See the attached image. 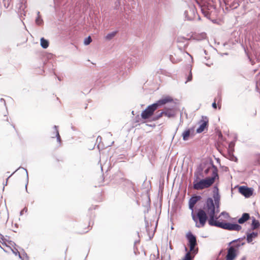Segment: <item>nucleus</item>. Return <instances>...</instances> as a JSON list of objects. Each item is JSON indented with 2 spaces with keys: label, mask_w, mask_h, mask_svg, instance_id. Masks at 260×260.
<instances>
[{
  "label": "nucleus",
  "mask_w": 260,
  "mask_h": 260,
  "mask_svg": "<svg viewBox=\"0 0 260 260\" xmlns=\"http://www.w3.org/2000/svg\"><path fill=\"white\" fill-rule=\"evenodd\" d=\"M4 215H5V216L6 215L5 212H4V214L2 215H0V219H2L4 217Z\"/></svg>",
  "instance_id": "28"
},
{
  "label": "nucleus",
  "mask_w": 260,
  "mask_h": 260,
  "mask_svg": "<svg viewBox=\"0 0 260 260\" xmlns=\"http://www.w3.org/2000/svg\"><path fill=\"white\" fill-rule=\"evenodd\" d=\"M250 218L249 214L247 213L243 214L242 217L238 219V222L240 224L244 223L247 221Z\"/></svg>",
  "instance_id": "16"
},
{
  "label": "nucleus",
  "mask_w": 260,
  "mask_h": 260,
  "mask_svg": "<svg viewBox=\"0 0 260 260\" xmlns=\"http://www.w3.org/2000/svg\"><path fill=\"white\" fill-rule=\"evenodd\" d=\"M215 205L213 200L211 198H208L203 209H199L196 214L192 212V218L196 223V226L198 228H203L206 224L208 216L209 217L208 220L209 224L211 219L213 222H217V218H215Z\"/></svg>",
  "instance_id": "1"
},
{
  "label": "nucleus",
  "mask_w": 260,
  "mask_h": 260,
  "mask_svg": "<svg viewBox=\"0 0 260 260\" xmlns=\"http://www.w3.org/2000/svg\"><path fill=\"white\" fill-rule=\"evenodd\" d=\"M156 109V105L153 104L148 106L145 110L142 111L141 113L142 118L145 120L149 119L153 115Z\"/></svg>",
  "instance_id": "6"
},
{
  "label": "nucleus",
  "mask_w": 260,
  "mask_h": 260,
  "mask_svg": "<svg viewBox=\"0 0 260 260\" xmlns=\"http://www.w3.org/2000/svg\"><path fill=\"white\" fill-rule=\"evenodd\" d=\"M215 204L216 205L217 203H218V199H215Z\"/></svg>",
  "instance_id": "29"
},
{
  "label": "nucleus",
  "mask_w": 260,
  "mask_h": 260,
  "mask_svg": "<svg viewBox=\"0 0 260 260\" xmlns=\"http://www.w3.org/2000/svg\"><path fill=\"white\" fill-rule=\"evenodd\" d=\"M192 74H191V70H190L189 71V74L187 77V81H186V82L190 81L192 80Z\"/></svg>",
  "instance_id": "26"
},
{
  "label": "nucleus",
  "mask_w": 260,
  "mask_h": 260,
  "mask_svg": "<svg viewBox=\"0 0 260 260\" xmlns=\"http://www.w3.org/2000/svg\"><path fill=\"white\" fill-rule=\"evenodd\" d=\"M200 125L199 127L197 129L198 133H201L203 132L205 129L207 127L208 124V119L207 117L203 118V119L200 121Z\"/></svg>",
  "instance_id": "12"
},
{
  "label": "nucleus",
  "mask_w": 260,
  "mask_h": 260,
  "mask_svg": "<svg viewBox=\"0 0 260 260\" xmlns=\"http://www.w3.org/2000/svg\"><path fill=\"white\" fill-rule=\"evenodd\" d=\"M173 101V98L170 96H166L163 97L162 99L157 101L155 103L153 104L156 105V108L157 109L159 107L164 105L167 103H171Z\"/></svg>",
  "instance_id": "9"
},
{
  "label": "nucleus",
  "mask_w": 260,
  "mask_h": 260,
  "mask_svg": "<svg viewBox=\"0 0 260 260\" xmlns=\"http://www.w3.org/2000/svg\"><path fill=\"white\" fill-rule=\"evenodd\" d=\"M186 237L188 241L189 250L191 253L195 254L198 251V248H196L197 245V238L191 232H189L186 235Z\"/></svg>",
  "instance_id": "5"
},
{
  "label": "nucleus",
  "mask_w": 260,
  "mask_h": 260,
  "mask_svg": "<svg viewBox=\"0 0 260 260\" xmlns=\"http://www.w3.org/2000/svg\"><path fill=\"white\" fill-rule=\"evenodd\" d=\"M92 41V39L90 36L86 38L84 41V43L85 45H89Z\"/></svg>",
  "instance_id": "24"
},
{
  "label": "nucleus",
  "mask_w": 260,
  "mask_h": 260,
  "mask_svg": "<svg viewBox=\"0 0 260 260\" xmlns=\"http://www.w3.org/2000/svg\"><path fill=\"white\" fill-rule=\"evenodd\" d=\"M0 247L6 252L12 251L16 255L18 254L19 258L21 256L16 247L15 243L10 240H7L5 238H2L0 240Z\"/></svg>",
  "instance_id": "3"
},
{
  "label": "nucleus",
  "mask_w": 260,
  "mask_h": 260,
  "mask_svg": "<svg viewBox=\"0 0 260 260\" xmlns=\"http://www.w3.org/2000/svg\"><path fill=\"white\" fill-rule=\"evenodd\" d=\"M80 233L84 234L87 233L89 230H90V225L89 224L87 225H80Z\"/></svg>",
  "instance_id": "17"
},
{
  "label": "nucleus",
  "mask_w": 260,
  "mask_h": 260,
  "mask_svg": "<svg viewBox=\"0 0 260 260\" xmlns=\"http://www.w3.org/2000/svg\"><path fill=\"white\" fill-rule=\"evenodd\" d=\"M237 255V250L233 246H231L228 249L225 260H234Z\"/></svg>",
  "instance_id": "10"
},
{
  "label": "nucleus",
  "mask_w": 260,
  "mask_h": 260,
  "mask_svg": "<svg viewBox=\"0 0 260 260\" xmlns=\"http://www.w3.org/2000/svg\"><path fill=\"white\" fill-rule=\"evenodd\" d=\"M194 128H191L185 130L182 134L183 140L184 141H187L189 139L190 137H193L194 136Z\"/></svg>",
  "instance_id": "11"
},
{
  "label": "nucleus",
  "mask_w": 260,
  "mask_h": 260,
  "mask_svg": "<svg viewBox=\"0 0 260 260\" xmlns=\"http://www.w3.org/2000/svg\"><path fill=\"white\" fill-rule=\"evenodd\" d=\"M210 225L211 226H215L231 231H239L242 229V227L238 224L220 222L218 220L217 222H213L212 219H211L210 221Z\"/></svg>",
  "instance_id": "4"
},
{
  "label": "nucleus",
  "mask_w": 260,
  "mask_h": 260,
  "mask_svg": "<svg viewBox=\"0 0 260 260\" xmlns=\"http://www.w3.org/2000/svg\"><path fill=\"white\" fill-rule=\"evenodd\" d=\"M258 236L257 232H252L247 234V241L248 243L251 242L253 239H255Z\"/></svg>",
  "instance_id": "15"
},
{
  "label": "nucleus",
  "mask_w": 260,
  "mask_h": 260,
  "mask_svg": "<svg viewBox=\"0 0 260 260\" xmlns=\"http://www.w3.org/2000/svg\"><path fill=\"white\" fill-rule=\"evenodd\" d=\"M201 199V197L199 196H195L191 197L189 201V207L190 209L193 208L196 204Z\"/></svg>",
  "instance_id": "14"
},
{
  "label": "nucleus",
  "mask_w": 260,
  "mask_h": 260,
  "mask_svg": "<svg viewBox=\"0 0 260 260\" xmlns=\"http://www.w3.org/2000/svg\"><path fill=\"white\" fill-rule=\"evenodd\" d=\"M212 175L210 177L205 179H200L197 175L194 176L193 182V188L196 190H202L210 187L215 182L216 179H218V170L217 168L213 167L211 169Z\"/></svg>",
  "instance_id": "2"
},
{
  "label": "nucleus",
  "mask_w": 260,
  "mask_h": 260,
  "mask_svg": "<svg viewBox=\"0 0 260 260\" xmlns=\"http://www.w3.org/2000/svg\"><path fill=\"white\" fill-rule=\"evenodd\" d=\"M1 125L6 132L8 133L13 132L15 130L14 126L9 121L8 117L6 115L4 116Z\"/></svg>",
  "instance_id": "7"
},
{
  "label": "nucleus",
  "mask_w": 260,
  "mask_h": 260,
  "mask_svg": "<svg viewBox=\"0 0 260 260\" xmlns=\"http://www.w3.org/2000/svg\"><path fill=\"white\" fill-rule=\"evenodd\" d=\"M260 226L259 222L256 220L255 218H253L252 220V222L251 223V227L253 230H255L258 229Z\"/></svg>",
  "instance_id": "18"
},
{
  "label": "nucleus",
  "mask_w": 260,
  "mask_h": 260,
  "mask_svg": "<svg viewBox=\"0 0 260 260\" xmlns=\"http://www.w3.org/2000/svg\"><path fill=\"white\" fill-rule=\"evenodd\" d=\"M115 32H113L112 33L109 34L106 36V39L107 40H111L115 36Z\"/></svg>",
  "instance_id": "23"
},
{
  "label": "nucleus",
  "mask_w": 260,
  "mask_h": 260,
  "mask_svg": "<svg viewBox=\"0 0 260 260\" xmlns=\"http://www.w3.org/2000/svg\"><path fill=\"white\" fill-rule=\"evenodd\" d=\"M233 242H235V248H236L237 250L240 246H241V245H243L244 244V243L241 242V241L240 240L234 241Z\"/></svg>",
  "instance_id": "22"
},
{
  "label": "nucleus",
  "mask_w": 260,
  "mask_h": 260,
  "mask_svg": "<svg viewBox=\"0 0 260 260\" xmlns=\"http://www.w3.org/2000/svg\"><path fill=\"white\" fill-rule=\"evenodd\" d=\"M216 101H217V99L216 98H215L214 99V102L212 103V107L216 109H217V106L218 105V109H221V104L220 102H219V101H218V102H217V104L216 103Z\"/></svg>",
  "instance_id": "21"
},
{
  "label": "nucleus",
  "mask_w": 260,
  "mask_h": 260,
  "mask_svg": "<svg viewBox=\"0 0 260 260\" xmlns=\"http://www.w3.org/2000/svg\"><path fill=\"white\" fill-rule=\"evenodd\" d=\"M165 116L168 118H174L176 115V111L174 108H165L164 109Z\"/></svg>",
  "instance_id": "13"
},
{
  "label": "nucleus",
  "mask_w": 260,
  "mask_h": 260,
  "mask_svg": "<svg viewBox=\"0 0 260 260\" xmlns=\"http://www.w3.org/2000/svg\"><path fill=\"white\" fill-rule=\"evenodd\" d=\"M56 136H57V141L60 143V141H61V138H60V137L59 136V133L58 132H56Z\"/></svg>",
  "instance_id": "27"
},
{
  "label": "nucleus",
  "mask_w": 260,
  "mask_h": 260,
  "mask_svg": "<svg viewBox=\"0 0 260 260\" xmlns=\"http://www.w3.org/2000/svg\"><path fill=\"white\" fill-rule=\"evenodd\" d=\"M163 116H165L164 110L161 111L158 113L156 116L153 117L152 121H156L161 118Z\"/></svg>",
  "instance_id": "20"
},
{
  "label": "nucleus",
  "mask_w": 260,
  "mask_h": 260,
  "mask_svg": "<svg viewBox=\"0 0 260 260\" xmlns=\"http://www.w3.org/2000/svg\"><path fill=\"white\" fill-rule=\"evenodd\" d=\"M239 192L245 198H249L253 194V189L252 188L242 186L239 188Z\"/></svg>",
  "instance_id": "8"
},
{
  "label": "nucleus",
  "mask_w": 260,
  "mask_h": 260,
  "mask_svg": "<svg viewBox=\"0 0 260 260\" xmlns=\"http://www.w3.org/2000/svg\"><path fill=\"white\" fill-rule=\"evenodd\" d=\"M43 20L41 19L40 16H38L37 19H36V22L38 25H40L42 23Z\"/></svg>",
  "instance_id": "25"
},
{
  "label": "nucleus",
  "mask_w": 260,
  "mask_h": 260,
  "mask_svg": "<svg viewBox=\"0 0 260 260\" xmlns=\"http://www.w3.org/2000/svg\"><path fill=\"white\" fill-rule=\"evenodd\" d=\"M41 45L43 48H47L49 46V42L47 40H45L44 38L41 39Z\"/></svg>",
  "instance_id": "19"
},
{
  "label": "nucleus",
  "mask_w": 260,
  "mask_h": 260,
  "mask_svg": "<svg viewBox=\"0 0 260 260\" xmlns=\"http://www.w3.org/2000/svg\"><path fill=\"white\" fill-rule=\"evenodd\" d=\"M100 139H101V137H100ZM99 137H98V139H99Z\"/></svg>",
  "instance_id": "30"
}]
</instances>
